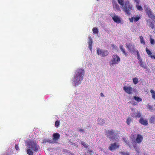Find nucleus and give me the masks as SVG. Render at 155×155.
<instances>
[{"label":"nucleus","mask_w":155,"mask_h":155,"mask_svg":"<svg viewBox=\"0 0 155 155\" xmlns=\"http://www.w3.org/2000/svg\"><path fill=\"white\" fill-rule=\"evenodd\" d=\"M84 75V71L82 68H79L76 70L75 75L73 79V82L75 86L81 83Z\"/></svg>","instance_id":"nucleus-1"},{"label":"nucleus","mask_w":155,"mask_h":155,"mask_svg":"<svg viewBox=\"0 0 155 155\" xmlns=\"http://www.w3.org/2000/svg\"><path fill=\"white\" fill-rule=\"evenodd\" d=\"M27 146L29 148L27 151V153L29 155H33L34 152H37L39 149V146L37 143L34 141H29Z\"/></svg>","instance_id":"nucleus-2"},{"label":"nucleus","mask_w":155,"mask_h":155,"mask_svg":"<svg viewBox=\"0 0 155 155\" xmlns=\"http://www.w3.org/2000/svg\"><path fill=\"white\" fill-rule=\"evenodd\" d=\"M117 2L123 7L122 9L127 15H130V11L133 9V6L129 1L126 2L124 5V0H117Z\"/></svg>","instance_id":"nucleus-3"},{"label":"nucleus","mask_w":155,"mask_h":155,"mask_svg":"<svg viewBox=\"0 0 155 155\" xmlns=\"http://www.w3.org/2000/svg\"><path fill=\"white\" fill-rule=\"evenodd\" d=\"M106 135L107 137L111 139H115L117 136V134H115L114 131L113 130L106 132Z\"/></svg>","instance_id":"nucleus-4"},{"label":"nucleus","mask_w":155,"mask_h":155,"mask_svg":"<svg viewBox=\"0 0 155 155\" xmlns=\"http://www.w3.org/2000/svg\"><path fill=\"white\" fill-rule=\"evenodd\" d=\"M120 60V57L117 54L113 55L112 56V59L111 60V62L110 64V66L118 64Z\"/></svg>","instance_id":"nucleus-5"},{"label":"nucleus","mask_w":155,"mask_h":155,"mask_svg":"<svg viewBox=\"0 0 155 155\" xmlns=\"http://www.w3.org/2000/svg\"><path fill=\"white\" fill-rule=\"evenodd\" d=\"M145 11L147 15H148L149 18L152 19L154 22H155V15L150 8L148 7L146 8Z\"/></svg>","instance_id":"nucleus-6"},{"label":"nucleus","mask_w":155,"mask_h":155,"mask_svg":"<svg viewBox=\"0 0 155 155\" xmlns=\"http://www.w3.org/2000/svg\"><path fill=\"white\" fill-rule=\"evenodd\" d=\"M97 53L99 55L102 57H105L106 56L109 54V52L107 50H101L100 49H97Z\"/></svg>","instance_id":"nucleus-7"},{"label":"nucleus","mask_w":155,"mask_h":155,"mask_svg":"<svg viewBox=\"0 0 155 155\" xmlns=\"http://www.w3.org/2000/svg\"><path fill=\"white\" fill-rule=\"evenodd\" d=\"M123 88L124 91L128 94H130L133 93V88L131 87L125 86Z\"/></svg>","instance_id":"nucleus-8"},{"label":"nucleus","mask_w":155,"mask_h":155,"mask_svg":"<svg viewBox=\"0 0 155 155\" xmlns=\"http://www.w3.org/2000/svg\"><path fill=\"white\" fill-rule=\"evenodd\" d=\"M112 18L113 20L117 23H120L121 22V19L120 17L115 15L112 16Z\"/></svg>","instance_id":"nucleus-9"},{"label":"nucleus","mask_w":155,"mask_h":155,"mask_svg":"<svg viewBox=\"0 0 155 155\" xmlns=\"http://www.w3.org/2000/svg\"><path fill=\"white\" fill-rule=\"evenodd\" d=\"M143 139V136L141 134H137V137L135 140V141L137 143L140 144L142 142Z\"/></svg>","instance_id":"nucleus-10"},{"label":"nucleus","mask_w":155,"mask_h":155,"mask_svg":"<svg viewBox=\"0 0 155 155\" xmlns=\"http://www.w3.org/2000/svg\"><path fill=\"white\" fill-rule=\"evenodd\" d=\"M139 123L142 125L144 126H147L148 124V120L147 119H145L142 117H141L139 120Z\"/></svg>","instance_id":"nucleus-11"},{"label":"nucleus","mask_w":155,"mask_h":155,"mask_svg":"<svg viewBox=\"0 0 155 155\" xmlns=\"http://www.w3.org/2000/svg\"><path fill=\"white\" fill-rule=\"evenodd\" d=\"M119 147V146L118 145V144L116 143H115L112 144H111V145L109 147V149L110 150H113L116 149L117 148H118Z\"/></svg>","instance_id":"nucleus-12"},{"label":"nucleus","mask_w":155,"mask_h":155,"mask_svg":"<svg viewBox=\"0 0 155 155\" xmlns=\"http://www.w3.org/2000/svg\"><path fill=\"white\" fill-rule=\"evenodd\" d=\"M52 140L54 141H58L60 137V135L59 133H54L52 135Z\"/></svg>","instance_id":"nucleus-13"},{"label":"nucleus","mask_w":155,"mask_h":155,"mask_svg":"<svg viewBox=\"0 0 155 155\" xmlns=\"http://www.w3.org/2000/svg\"><path fill=\"white\" fill-rule=\"evenodd\" d=\"M141 113H140V111H139L137 112V113L136 112L134 113L133 114V117H134L136 118H139L141 117Z\"/></svg>","instance_id":"nucleus-14"},{"label":"nucleus","mask_w":155,"mask_h":155,"mask_svg":"<svg viewBox=\"0 0 155 155\" xmlns=\"http://www.w3.org/2000/svg\"><path fill=\"white\" fill-rule=\"evenodd\" d=\"M113 5L114 8H116L118 11L120 10V7L116 2H113Z\"/></svg>","instance_id":"nucleus-15"},{"label":"nucleus","mask_w":155,"mask_h":155,"mask_svg":"<svg viewBox=\"0 0 155 155\" xmlns=\"http://www.w3.org/2000/svg\"><path fill=\"white\" fill-rule=\"evenodd\" d=\"M149 123L154 124L155 122V116L153 115L149 119Z\"/></svg>","instance_id":"nucleus-16"},{"label":"nucleus","mask_w":155,"mask_h":155,"mask_svg":"<svg viewBox=\"0 0 155 155\" xmlns=\"http://www.w3.org/2000/svg\"><path fill=\"white\" fill-rule=\"evenodd\" d=\"M133 99H134L136 101L138 102L141 101H142V99L138 96H135L133 97Z\"/></svg>","instance_id":"nucleus-17"},{"label":"nucleus","mask_w":155,"mask_h":155,"mask_svg":"<svg viewBox=\"0 0 155 155\" xmlns=\"http://www.w3.org/2000/svg\"><path fill=\"white\" fill-rule=\"evenodd\" d=\"M120 50H121V51H122L123 52V54H124L126 56H127V54L125 52V50L124 49L123 45H120Z\"/></svg>","instance_id":"nucleus-18"},{"label":"nucleus","mask_w":155,"mask_h":155,"mask_svg":"<svg viewBox=\"0 0 155 155\" xmlns=\"http://www.w3.org/2000/svg\"><path fill=\"white\" fill-rule=\"evenodd\" d=\"M48 142L50 143H53V142L51 140L49 139H44L43 140V143H46Z\"/></svg>","instance_id":"nucleus-19"},{"label":"nucleus","mask_w":155,"mask_h":155,"mask_svg":"<svg viewBox=\"0 0 155 155\" xmlns=\"http://www.w3.org/2000/svg\"><path fill=\"white\" fill-rule=\"evenodd\" d=\"M150 91L151 94L152 98L155 100V91L152 89H151Z\"/></svg>","instance_id":"nucleus-20"},{"label":"nucleus","mask_w":155,"mask_h":155,"mask_svg":"<svg viewBox=\"0 0 155 155\" xmlns=\"http://www.w3.org/2000/svg\"><path fill=\"white\" fill-rule=\"evenodd\" d=\"M148 21H149L150 22L149 24L148 25L152 29H153L154 28V26L153 24L151 21H148V20H147V22H148Z\"/></svg>","instance_id":"nucleus-21"},{"label":"nucleus","mask_w":155,"mask_h":155,"mask_svg":"<svg viewBox=\"0 0 155 155\" xmlns=\"http://www.w3.org/2000/svg\"><path fill=\"white\" fill-rule=\"evenodd\" d=\"M123 139L124 142H125L130 147L131 146L129 142L127 141V138L124 137H123Z\"/></svg>","instance_id":"nucleus-22"},{"label":"nucleus","mask_w":155,"mask_h":155,"mask_svg":"<svg viewBox=\"0 0 155 155\" xmlns=\"http://www.w3.org/2000/svg\"><path fill=\"white\" fill-rule=\"evenodd\" d=\"M126 123L127 125H129L132 121L130 117H128L126 120Z\"/></svg>","instance_id":"nucleus-23"},{"label":"nucleus","mask_w":155,"mask_h":155,"mask_svg":"<svg viewBox=\"0 0 155 155\" xmlns=\"http://www.w3.org/2000/svg\"><path fill=\"white\" fill-rule=\"evenodd\" d=\"M126 45L127 47L130 50H131L132 49V46L130 44L128 43L126 44Z\"/></svg>","instance_id":"nucleus-24"},{"label":"nucleus","mask_w":155,"mask_h":155,"mask_svg":"<svg viewBox=\"0 0 155 155\" xmlns=\"http://www.w3.org/2000/svg\"><path fill=\"white\" fill-rule=\"evenodd\" d=\"M92 30H93V33L94 34L98 33V29L97 28H96V27L94 28H93Z\"/></svg>","instance_id":"nucleus-25"},{"label":"nucleus","mask_w":155,"mask_h":155,"mask_svg":"<svg viewBox=\"0 0 155 155\" xmlns=\"http://www.w3.org/2000/svg\"><path fill=\"white\" fill-rule=\"evenodd\" d=\"M139 64L140 65L142 68H146V67L145 66L144 64L142 62V60H140V61H139Z\"/></svg>","instance_id":"nucleus-26"},{"label":"nucleus","mask_w":155,"mask_h":155,"mask_svg":"<svg viewBox=\"0 0 155 155\" xmlns=\"http://www.w3.org/2000/svg\"><path fill=\"white\" fill-rule=\"evenodd\" d=\"M133 80L134 83L135 84H137L138 82V79L137 78H133Z\"/></svg>","instance_id":"nucleus-27"},{"label":"nucleus","mask_w":155,"mask_h":155,"mask_svg":"<svg viewBox=\"0 0 155 155\" xmlns=\"http://www.w3.org/2000/svg\"><path fill=\"white\" fill-rule=\"evenodd\" d=\"M140 38L141 43L143 44V45H145V42L143 40V38L142 36H141L140 37Z\"/></svg>","instance_id":"nucleus-28"},{"label":"nucleus","mask_w":155,"mask_h":155,"mask_svg":"<svg viewBox=\"0 0 155 155\" xmlns=\"http://www.w3.org/2000/svg\"><path fill=\"white\" fill-rule=\"evenodd\" d=\"M88 38H89V41L88 42V43L89 45H92V40L91 38V37L90 36L88 37Z\"/></svg>","instance_id":"nucleus-29"},{"label":"nucleus","mask_w":155,"mask_h":155,"mask_svg":"<svg viewBox=\"0 0 155 155\" xmlns=\"http://www.w3.org/2000/svg\"><path fill=\"white\" fill-rule=\"evenodd\" d=\"M146 51L147 54L149 55H150L152 54L151 52L147 48L146 49Z\"/></svg>","instance_id":"nucleus-30"},{"label":"nucleus","mask_w":155,"mask_h":155,"mask_svg":"<svg viewBox=\"0 0 155 155\" xmlns=\"http://www.w3.org/2000/svg\"><path fill=\"white\" fill-rule=\"evenodd\" d=\"M81 144L85 148H87V146L86 145L85 142L84 141H82L81 142Z\"/></svg>","instance_id":"nucleus-31"},{"label":"nucleus","mask_w":155,"mask_h":155,"mask_svg":"<svg viewBox=\"0 0 155 155\" xmlns=\"http://www.w3.org/2000/svg\"><path fill=\"white\" fill-rule=\"evenodd\" d=\"M60 122L58 120L56 121L55 123V125L56 127H58L59 126Z\"/></svg>","instance_id":"nucleus-32"},{"label":"nucleus","mask_w":155,"mask_h":155,"mask_svg":"<svg viewBox=\"0 0 155 155\" xmlns=\"http://www.w3.org/2000/svg\"><path fill=\"white\" fill-rule=\"evenodd\" d=\"M137 8L138 10L140 11H142L143 10V8L141 6L139 5H137Z\"/></svg>","instance_id":"nucleus-33"},{"label":"nucleus","mask_w":155,"mask_h":155,"mask_svg":"<svg viewBox=\"0 0 155 155\" xmlns=\"http://www.w3.org/2000/svg\"><path fill=\"white\" fill-rule=\"evenodd\" d=\"M150 44L151 45H154V44L155 41L152 38H150Z\"/></svg>","instance_id":"nucleus-34"},{"label":"nucleus","mask_w":155,"mask_h":155,"mask_svg":"<svg viewBox=\"0 0 155 155\" xmlns=\"http://www.w3.org/2000/svg\"><path fill=\"white\" fill-rule=\"evenodd\" d=\"M134 21L135 22H136L137 21H138L139 19H140V17H134Z\"/></svg>","instance_id":"nucleus-35"},{"label":"nucleus","mask_w":155,"mask_h":155,"mask_svg":"<svg viewBox=\"0 0 155 155\" xmlns=\"http://www.w3.org/2000/svg\"><path fill=\"white\" fill-rule=\"evenodd\" d=\"M121 153L123 155H130L129 153L126 152H121Z\"/></svg>","instance_id":"nucleus-36"},{"label":"nucleus","mask_w":155,"mask_h":155,"mask_svg":"<svg viewBox=\"0 0 155 155\" xmlns=\"http://www.w3.org/2000/svg\"><path fill=\"white\" fill-rule=\"evenodd\" d=\"M134 17H132L131 18H129V19L130 22H132L134 20Z\"/></svg>","instance_id":"nucleus-37"},{"label":"nucleus","mask_w":155,"mask_h":155,"mask_svg":"<svg viewBox=\"0 0 155 155\" xmlns=\"http://www.w3.org/2000/svg\"><path fill=\"white\" fill-rule=\"evenodd\" d=\"M148 108L150 109V110H153V107H152V106L150 105H148Z\"/></svg>","instance_id":"nucleus-38"},{"label":"nucleus","mask_w":155,"mask_h":155,"mask_svg":"<svg viewBox=\"0 0 155 155\" xmlns=\"http://www.w3.org/2000/svg\"><path fill=\"white\" fill-rule=\"evenodd\" d=\"M15 147L16 150H19L18 146V144H15Z\"/></svg>","instance_id":"nucleus-39"},{"label":"nucleus","mask_w":155,"mask_h":155,"mask_svg":"<svg viewBox=\"0 0 155 155\" xmlns=\"http://www.w3.org/2000/svg\"><path fill=\"white\" fill-rule=\"evenodd\" d=\"M89 48L92 51V45H89Z\"/></svg>","instance_id":"nucleus-40"},{"label":"nucleus","mask_w":155,"mask_h":155,"mask_svg":"<svg viewBox=\"0 0 155 155\" xmlns=\"http://www.w3.org/2000/svg\"><path fill=\"white\" fill-rule=\"evenodd\" d=\"M137 58L139 61H140V60H142V59L140 58V55L139 56H137Z\"/></svg>","instance_id":"nucleus-41"},{"label":"nucleus","mask_w":155,"mask_h":155,"mask_svg":"<svg viewBox=\"0 0 155 155\" xmlns=\"http://www.w3.org/2000/svg\"><path fill=\"white\" fill-rule=\"evenodd\" d=\"M137 145L136 144H135L134 145V147L135 149H136L137 148Z\"/></svg>","instance_id":"nucleus-42"},{"label":"nucleus","mask_w":155,"mask_h":155,"mask_svg":"<svg viewBox=\"0 0 155 155\" xmlns=\"http://www.w3.org/2000/svg\"><path fill=\"white\" fill-rule=\"evenodd\" d=\"M150 57L152 58H154L155 59V56L154 55H152L150 56Z\"/></svg>","instance_id":"nucleus-43"},{"label":"nucleus","mask_w":155,"mask_h":155,"mask_svg":"<svg viewBox=\"0 0 155 155\" xmlns=\"http://www.w3.org/2000/svg\"><path fill=\"white\" fill-rule=\"evenodd\" d=\"M100 95H101V97H104V96L103 94L102 93H101Z\"/></svg>","instance_id":"nucleus-44"},{"label":"nucleus","mask_w":155,"mask_h":155,"mask_svg":"<svg viewBox=\"0 0 155 155\" xmlns=\"http://www.w3.org/2000/svg\"><path fill=\"white\" fill-rule=\"evenodd\" d=\"M137 56H140V54H139V52H138V51H137Z\"/></svg>","instance_id":"nucleus-45"},{"label":"nucleus","mask_w":155,"mask_h":155,"mask_svg":"<svg viewBox=\"0 0 155 155\" xmlns=\"http://www.w3.org/2000/svg\"><path fill=\"white\" fill-rule=\"evenodd\" d=\"M135 150H136V151L138 153H139V151L138 150H137V148H136V149H135Z\"/></svg>","instance_id":"nucleus-46"},{"label":"nucleus","mask_w":155,"mask_h":155,"mask_svg":"<svg viewBox=\"0 0 155 155\" xmlns=\"http://www.w3.org/2000/svg\"><path fill=\"white\" fill-rule=\"evenodd\" d=\"M79 130H80V131H81V132L83 131H84V130L82 129H80Z\"/></svg>","instance_id":"nucleus-47"},{"label":"nucleus","mask_w":155,"mask_h":155,"mask_svg":"<svg viewBox=\"0 0 155 155\" xmlns=\"http://www.w3.org/2000/svg\"><path fill=\"white\" fill-rule=\"evenodd\" d=\"M133 105H135L136 104H135L134 103V104H133Z\"/></svg>","instance_id":"nucleus-48"}]
</instances>
